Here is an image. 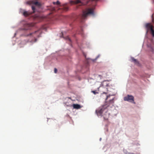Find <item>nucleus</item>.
<instances>
[{
    "label": "nucleus",
    "instance_id": "1",
    "mask_svg": "<svg viewBox=\"0 0 154 154\" xmlns=\"http://www.w3.org/2000/svg\"><path fill=\"white\" fill-rule=\"evenodd\" d=\"M99 0H75L71 1L70 2L71 4H79L80 5H87L88 3H90L92 7L91 8H88L86 9L83 11V14L81 16V20L85 19L88 16H94L95 13L94 11V7L96 5L97 2Z\"/></svg>",
    "mask_w": 154,
    "mask_h": 154
},
{
    "label": "nucleus",
    "instance_id": "2",
    "mask_svg": "<svg viewBox=\"0 0 154 154\" xmlns=\"http://www.w3.org/2000/svg\"><path fill=\"white\" fill-rule=\"evenodd\" d=\"M114 98L106 102L105 104L100 107L96 110L97 115L103 116L105 120H107L109 117L110 114L108 112L107 107L110 106L112 107L113 106Z\"/></svg>",
    "mask_w": 154,
    "mask_h": 154
},
{
    "label": "nucleus",
    "instance_id": "3",
    "mask_svg": "<svg viewBox=\"0 0 154 154\" xmlns=\"http://www.w3.org/2000/svg\"><path fill=\"white\" fill-rule=\"evenodd\" d=\"M27 3L28 5H32V8L33 10V12H31L27 11H24L23 13V15L25 17H27L32 13H34L36 11V9L34 6V5L38 6V7L40 6L41 5L37 1H35L34 0H32L27 2Z\"/></svg>",
    "mask_w": 154,
    "mask_h": 154
},
{
    "label": "nucleus",
    "instance_id": "4",
    "mask_svg": "<svg viewBox=\"0 0 154 154\" xmlns=\"http://www.w3.org/2000/svg\"><path fill=\"white\" fill-rule=\"evenodd\" d=\"M41 31L40 30H37L34 32L30 33L29 35H27V36H31L34 38V40H32V42H36L37 39L36 38V37H39L40 36Z\"/></svg>",
    "mask_w": 154,
    "mask_h": 154
},
{
    "label": "nucleus",
    "instance_id": "5",
    "mask_svg": "<svg viewBox=\"0 0 154 154\" xmlns=\"http://www.w3.org/2000/svg\"><path fill=\"white\" fill-rule=\"evenodd\" d=\"M124 100L133 103L134 102V97L133 96L128 95L127 96L124 97Z\"/></svg>",
    "mask_w": 154,
    "mask_h": 154
},
{
    "label": "nucleus",
    "instance_id": "6",
    "mask_svg": "<svg viewBox=\"0 0 154 154\" xmlns=\"http://www.w3.org/2000/svg\"><path fill=\"white\" fill-rule=\"evenodd\" d=\"M109 72H107V71H105L102 72V75H99L98 76L100 77V78L102 77H107V76L109 75Z\"/></svg>",
    "mask_w": 154,
    "mask_h": 154
},
{
    "label": "nucleus",
    "instance_id": "7",
    "mask_svg": "<svg viewBox=\"0 0 154 154\" xmlns=\"http://www.w3.org/2000/svg\"><path fill=\"white\" fill-rule=\"evenodd\" d=\"M63 11H66L68 9V6L67 4H63L61 6V8Z\"/></svg>",
    "mask_w": 154,
    "mask_h": 154
},
{
    "label": "nucleus",
    "instance_id": "8",
    "mask_svg": "<svg viewBox=\"0 0 154 154\" xmlns=\"http://www.w3.org/2000/svg\"><path fill=\"white\" fill-rule=\"evenodd\" d=\"M131 60L135 64H138V61L136 59H134V57H131Z\"/></svg>",
    "mask_w": 154,
    "mask_h": 154
},
{
    "label": "nucleus",
    "instance_id": "9",
    "mask_svg": "<svg viewBox=\"0 0 154 154\" xmlns=\"http://www.w3.org/2000/svg\"><path fill=\"white\" fill-rule=\"evenodd\" d=\"M80 107L79 105L78 104H75L73 105V107L75 109H79Z\"/></svg>",
    "mask_w": 154,
    "mask_h": 154
},
{
    "label": "nucleus",
    "instance_id": "10",
    "mask_svg": "<svg viewBox=\"0 0 154 154\" xmlns=\"http://www.w3.org/2000/svg\"><path fill=\"white\" fill-rule=\"evenodd\" d=\"M53 4L57 5H59L60 4V3L58 1H57L56 2H53Z\"/></svg>",
    "mask_w": 154,
    "mask_h": 154
},
{
    "label": "nucleus",
    "instance_id": "11",
    "mask_svg": "<svg viewBox=\"0 0 154 154\" xmlns=\"http://www.w3.org/2000/svg\"><path fill=\"white\" fill-rule=\"evenodd\" d=\"M92 92L94 94H96L98 93V92H96L95 91H92Z\"/></svg>",
    "mask_w": 154,
    "mask_h": 154
},
{
    "label": "nucleus",
    "instance_id": "12",
    "mask_svg": "<svg viewBox=\"0 0 154 154\" xmlns=\"http://www.w3.org/2000/svg\"><path fill=\"white\" fill-rule=\"evenodd\" d=\"M57 72V69L56 68H55L54 69V72L55 73H56Z\"/></svg>",
    "mask_w": 154,
    "mask_h": 154
},
{
    "label": "nucleus",
    "instance_id": "13",
    "mask_svg": "<svg viewBox=\"0 0 154 154\" xmlns=\"http://www.w3.org/2000/svg\"><path fill=\"white\" fill-rule=\"evenodd\" d=\"M110 96V95H109V96H106V100Z\"/></svg>",
    "mask_w": 154,
    "mask_h": 154
},
{
    "label": "nucleus",
    "instance_id": "14",
    "mask_svg": "<svg viewBox=\"0 0 154 154\" xmlns=\"http://www.w3.org/2000/svg\"><path fill=\"white\" fill-rule=\"evenodd\" d=\"M66 38H67L66 39H67L69 40V41L70 42H71L70 39L68 37H66Z\"/></svg>",
    "mask_w": 154,
    "mask_h": 154
},
{
    "label": "nucleus",
    "instance_id": "15",
    "mask_svg": "<svg viewBox=\"0 0 154 154\" xmlns=\"http://www.w3.org/2000/svg\"><path fill=\"white\" fill-rule=\"evenodd\" d=\"M52 10L53 11H55L56 10H55V8H53Z\"/></svg>",
    "mask_w": 154,
    "mask_h": 154
},
{
    "label": "nucleus",
    "instance_id": "16",
    "mask_svg": "<svg viewBox=\"0 0 154 154\" xmlns=\"http://www.w3.org/2000/svg\"><path fill=\"white\" fill-rule=\"evenodd\" d=\"M107 94V93H106V92H103L102 94Z\"/></svg>",
    "mask_w": 154,
    "mask_h": 154
},
{
    "label": "nucleus",
    "instance_id": "17",
    "mask_svg": "<svg viewBox=\"0 0 154 154\" xmlns=\"http://www.w3.org/2000/svg\"><path fill=\"white\" fill-rule=\"evenodd\" d=\"M128 154H134V153H131V152H130V153H128Z\"/></svg>",
    "mask_w": 154,
    "mask_h": 154
},
{
    "label": "nucleus",
    "instance_id": "18",
    "mask_svg": "<svg viewBox=\"0 0 154 154\" xmlns=\"http://www.w3.org/2000/svg\"><path fill=\"white\" fill-rule=\"evenodd\" d=\"M106 82V81H104V82H103V83H102V85H104V82Z\"/></svg>",
    "mask_w": 154,
    "mask_h": 154
},
{
    "label": "nucleus",
    "instance_id": "19",
    "mask_svg": "<svg viewBox=\"0 0 154 154\" xmlns=\"http://www.w3.org/2000/svg\"><path fill=\"white\" fill-rule=\"evenodd\" d=\"M81 22H82V20H81Z\"/></svg>",
    "mask_w": 154,
    "mask_h": 154
}]
</instances>
